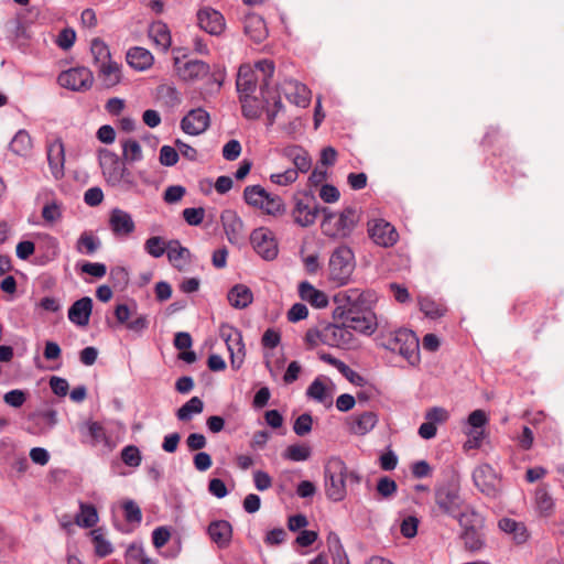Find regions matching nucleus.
Wrapping results in <instances>:
<instances>
[{"label":"nucleus","instance_id":"1","mask_svg":"<svg viewBox=\"0 0 564 564\" xmlns=\"http://www.w3.org/2000/svg\"><path fill=\"white\" fill-rule=\"evenodd\" d=\"M239 98L246 118L258 119L265 112L270 124L283 108L279 89L269 86L260 87L259 95L248 94Z\"/></svg>","mask_w":564,"mask_h":564},{"label":"nucleus","instance_id":"2","mask_svg":"<svg viewBox=\"0 0 564 564\" xmlns=\"http://www.w3.org/2000/svg\"><path fill=\"white\" fill-rule=\"evenodd\" d=\"M377 340L379 346L398 352L410 365L414 366L420 362V343L413 330L399 328L388 334H381Z\"/></svg>","mask_w":564,"mask_h":564},{"label":"nucleus","instance_id":"3","mask_svg":"<svg viewBox=\"0 0 564 564\" xmlns=\"http://www.w3.org/2000/svg\"><path fill=\"white\" fill-rule=\"evenodd\" d=\"M274 69L273 61L267 58L258 61L253 66L242 64L239 67L236 82L239 97L254 94L259 82L261 83L260 87H268L269 80L273 77Z\"/></svg>","mask_w":564,"mask_h":564},{"label":"nucleus","instance_id":"4","mask_svg":"<svg viewBox=\"0 0 564 564\" xmlns=\"http://www.w3.org/2000/svg\"><path fill=\"white\" fill-rule=\"evenodd\" d=\"M245 202L254 209L265 215L281 216L285 213L283 199L275 194L265 191L261 185H250L243 191Z\"/></svg>","mask_w":564,"mask_h":564},{"label":"nucleus","instance_id":"5","mask_svg":"<svg viewBox=\"0 0 564 564\" xmlns=\"http://www.w3.org/2000/svg\"><path fill=\"white\" fill-rule=\"evenodd\" d=\"M377 299L373 291H366L355 300V333L371 336L377 330L379 323L372 311Z\"/></svg>","mask_w":564,"mask_h":564},{"label":"nucleus","instance_id":"6","mask_svg":"<svg viewBox=\"0 0 564 564\" xmlns=\"http://www.w3.org/2000/svg\"><path fill=\"white\" fill-rule=\"evenodd\" d=\"M346 475L345 463L338 457H332L325 467V489L326 495L334 501L341 500L346 495Z\"/></svg>","mask_w":564,"mask_h":564},{"label":"nucleus","instance_id":"7","mask_svg":"<svg viewBox=\"0 0 564 564\" xmlns=\"http://www.w3.org/2000/svg\"><path fill=\"white\" fill-rule=\"evenodd\" d=\"M322 220L321 228L324 235L332 238H346L350 235L352 227V209L346 207L340 212H327Z\"/></svg>","mask_w":564,"mask_h":564},{"label":"nucleus","instance_id":"8","mask_svg":"<svg viewBox=\"0 0 564 564\" xmlns=\"http://www.w3.org/2000/svg\"><path fill=\"white\" fill-rule=\"evenodd\" d=\"M329 275L338 285L347 284L352 275V250L341 246L329 260Z\"/></svg>","mask_w":564,"mask_h":564},{"label":"nucleus","instance_id":"9","mask_svg":"<svg viewBox=\"0 0 564 564\" xmlns=\"http://www.w3.org/2000/svg\"><path fill=\"white\" fill-rule=\"evenodd\" d=\"M95 82L93 72L85 66H77L62 72L57 83L72 91H87Z\"/></svg>","mask_w":564,"mask_h":564},{"label":"nucleus","instance_id":"10","mask_svg":"<svg viewBox=\"0 0 564 564\" xmlns=\"http://www.w3.org/2000/svg\"><path fill=\"white\" fill-rule=\"evenodd\" d=\"M220 337L225 340L230 354V364L234 369H239L246 357V348L242 334L236 327L223 324L219 328Z\"/></svg>","mask_w":564,"mask_h":564},{"label":"nucleus","instance_id":"11","mask_svg":"<svg viewBox=\"0 0 564 564\" xmlns=\"http://www.w3.org/2000/svg\"><path fill=\"white\" fill-rule=\"evenodd\" d=\"M459 524L464 528L462 539L465 547L469 551H479L484 546V535L480 532L481 520L476 512L469 516L460 513L458 518Z\"/></svg>","mask_w":564,"mask_h":564},{"label":"nucleus","instance_id":"12","mask_svg":"<svg viewBox=\"0 0 564 564\" xmlns=\"http://www.w3.org/2000/svg\"><path fill=\"white\" fill-rule=\"evenodd\" d=\"M435 503L444 513L456 517L463 506L458 484L449 481L438 486L435 489Z\"/></svg>","mask_w":564,"mask_h":564},{"label":"nucleus","instance_id":"13","mask_svg":"<svg viewBox=\"0 0 564 564\" xmlns=\"http://www.w3.org/2000/svg\"><path fill=\"white\" fill-rule=\"evenodd\" d=\"M173 66L176 77L185 83L200 80L210 73L209 65L198 59L182 61L180 56H174Z\"/></svg>","mask_w":564,"mask_h":564},{"label":"nucleus","instance_id":"14","mask_svg":"<svg viewBox=\"0 0 564 564\" xmlns=\"http://www.w3.org/2000/svg\"><path fill=\"white\" fill-rule=\"evenodd\" d=\"M318 212V204L313 196L304 194L294 197L292 218L296 225L301 227L312 226L316 221Z\"/></svg>","mask_w":564,"mask_h":564},{"label":"nucleus","instance_id":"15","mask_svg":"<svg viewBox=\"0 0 564 564\" xmlns=\"http://www.w3.org/2000/svg\"><path fill=\"white\" fill-rule=\"evenodd\" d=\"M250 242L254 251L264 260H273L279 252L278 241L274 234L265 228L254 229L250 236Z\"/></svg>","mask_w":564,"mask_h":564},{"label":"nucleus","instance_id":"16","mask_svg":"<svg viewBox=\"0 0 564 564\" xmlns=\"http://www.w3.org/2000/svg\"><path fill=\"white\" fill-rule=\"evenodd\" d=\"M368 234L376 245L384 248L394 246L399 239L395 228L383 219L370 220L368 223Z\"/></svg>","mask_w":564,"mask_h":564},{"label":"nucleus","instance_id":"17","mask_svg":"<svg viewBox=\"0 0 564 564\" xmlns=\"http://www.w3.org/2000/svg\"><path fill=\"white\" fill-rule=\"evenodd\" d=\"M99 163L102 174L110 185L117 186L122 182L127 170L115 153L109 150H101L99 152Z\"/></svg>","mask_w":564,"mask_h":564},{"label":"nucleus","instance_id":"18","mask_svg":"<svg viewBox=\"0 0 564 564\" xmlns=\"http://www.w3.org/2000/svg\"><path fill=\"white\" fill-rule=\"evenodd\" d=\"M473 480L484 495L488 497H496L498 495L499 479L495 469L489 464H482L475 468Z\"/></svg>","mask_w":564,"mask_h":564},{"label":"nucleus","instance_id":"19","mask_svg":"<svg viewBox=\"0 0 564 564\" xmlns=\"http://www.w3.org/2000/svg\"><path fill=\"white\" fill-rule=\"evenodd\" d=\"M279 91L281 90L285 98L296 107L306 108L312 99V93L306 85L295 79H284Z\"/></svg>","mask_w":564,"mask_h":564},{"label":"nucleus","instance_id":"20","mask_svg":"<svg viewBox=\"0 0 564 564\" xmlns=\"http://www.w3.org/2000/svg\"><path fill=\"white\" fill-rule=\"evenodd\" d=\"M109 228L115 237L128 238L134 232L135 224L128 212L115 208L109 215Z\"/></svg>","mask_w":564,"mask_h":564},{"label":"nucleus","instance_id":"21","mask_svg":"<svg viewBox=\"0 0 564 564\" xmlns=\"http://www.w3.org/2000/svg\"><path fill=\"white\" fill-rule=\"evenodd\" d=\"M210 123L209 113L202 109L191 110L181 121L182 130L191 135H198L207 130Z\"/></svg>","mask_w":564,"mask_h":564},{"label":"nucleus","instance_id":"22","mask_svg":"<svg viewBox=\"0 0 564 564\" xmlns=\"http://www.w3.org/2000/svg\"><path fill=\"white\" fill-rule=\"evenodd\" d=\"M47 162L51 174L55 180H62L65 175V148L59 139L47 144Z\"/></svg>","mask_w":564,"mask_h":564},{"label":"nucleus","instance_id":"23","mask_svg":"<svg viewBox=\"0 0 564 564\" xmlns=\"http://www.w3.org/2000/svg\"><path fill=\"white\" fill-rule=\"evenodd\" d=\"M197 20L200 29L212 35H220L226 28L224 15L219 11L209 7L203 8L198 11Z\"/></svg>","mask_w":564,"mask_h":564},{"label":"nucleus","instance_id":"24","mask_svg":"<svg viewBox=\"0 0 564 564\" xmlns=\"http://www.w3.org/2000/svg\"><path fill=\"white\" fill-rule=\"evenodd\" d=\"M352 307L350 304L337 306L334 310V321L337 323L334 329V336L344 340V344L350 340L351 333L349 328L352 323Z\"/></svg>","mask_w":564,"mask_h":564},{"label":"nucleus","instance_id":"25","mask_svg":"<svg viewBox=\"0 0 564 564\" xmlns=\"http://www.w3.org/2000/svg\"><path fill=\"white\" fill-rule=\"evenodd\" d=\"M97 77L105 88H113L122 83V65L115 59L96 67Z\"/></svg>","mask_w":564,"mask_h":564},{"label":"nucleus","instance_id":"26","mask_svg":"<svg viewBox=\"0 0 564 564\" xmlns=\"http://www.w3.org/2000/svg\"><path fill=\"white\" fill-rule=\"evenodd\" d=\"M167 259L178 271H185L192 261L191 251L183 247L178 240L167 241Z\"/></svg>","mask_w":564,"mask_h":564},{"label":"nucleus","instance_id":"27","mask_svg":"<svg viewBox=\"0 0 564 564\" xmlns=\"http://www.w3.org/2000/svg\"><path fill=\"white\" fill-rule=\"evenodd\" d=\"M93 311V301L90 297L85 296L72 304L68 310V319L79 326L85 327L89 324Z\"/></svg>","mask_w":564,"mask_h":564},{"label":"nucleus","instance_id":"28","mask_svg":"<svg viewBox=\"0 0 564 564\" xmlns=\"http://www.w3.org/2000/svg\"><path fill=\"white\" fill-rule=\"evenodd\" d=\"M297 291L301 300L307 302L314 308H325L329 303L327 294L307 281L301 282Z\"/></svg>","mask_w":564,"mask_h":564},{"label":"nucleus","instance_id":"29","mask_svg":"<svg viewBox=\"0 0 564 564\" xmlns=\"http://www.w3.org/2000/svg\"><path fill=\"white\" fill-rule=\"evenodd\" d=\"M126 61L128 65L138 72H144L150 69L154 64L153 54L140 46H133L128 50L126 54Z\"/></svg>","mask_w":564,"mask_h":564},{"label":"nucleus","instance_id":"30","mask_svg":"<svg viewBox=\"0 0 564 564\" xmlns=\"http://www.w3.org/2000/svg\"><path fill=\"white\" fill-rule=\"evenodd\" d=\"M220 220L227 238L230 242H237L243 234V221L235 210L226 209L220 215Z\"/></svg>","mask_w":564,"mask_h":564},{"label":"nucleus","instance_id":"31","mask_svg":"<svg viewBox=\"0 0 564 564\" xmlns=\"http://www.w3.org/2000/svg\"><path fill=\"white\" fill-rule=\"evenodd\" d=\"M148 34L158 50L162 52L169 51L172 45V35L169 26L164 22L155 21L151 23Z\"/></svg>","mask_w":564,"mask_h":564},{"label":"nucleus","instance_id":"32","mask_svg":"<svg viewBox=\"0 0 564 564\" xmlns=\"http://www.w3.org/2000/svg\"><path fill=\"white\" fill-rule=\"evenodd\" d=\"M207 533L210 540L218 545V547H227L232 538L231 524L226 520H217L212 522L207 528Z\"/></svg>","mask_w":564,"mask_h":564},{"label":"nucleus","instance_id":"33","mask_svg":"<svg viewBox=\"0 0 564 564\" xmlns=\"http://www.w3.org/2000/svg\"><path fill=\"white\" fill-rule=\"evenodd\" d=\"M306 394L326 408L333 405V387L328 386L323 378H316L307 388Z\"/></svg>","mask_w":564,"mask_h":564},{"label":"nucleus","instance_id":"34","mask_svg":"<svg viewBox=\"0 0 564 564\" xmlns=\"http://www.w3.org/2000/svg\"><path fill=\"white\" fill-rule=\"evenodd\" d=\"M498 527L505 533L511 535L512 540L517 544H524L529 538L530 533L523 522L516 521L511 518H502L498 522Z\"/></svg>","mask_w":564,"mask_h":564},{"label":"nucleus","instance_id":"35","mask_svg":"<svg viewBox=\"0 0 564 564\" xmlns=\"http://www.w3.org/2000/svg\"><path fill=\"white\" fill-rule=\"evenodd\" d=\"M245 33L254 43H261L268 37L264 20L258 14H248L245 19Z\"/></svg>","mask_w":564,"mask_h":564},{"label":"nucleus","instance_id":"36","mask_svg":"<svg viewBox=\"0 0 564 564\" xmlns=\"http://www.w3.org/2000/svg\"><path fill=\"white\" fill-rule=\"evenodd\" d=\"M285 158L291 161L297 173H306L312 166V159L306 150L299 145H290L283 151Z\"/></svg>","mask_w":564,"mask_h":564},{"label":"nucleus","instance_id":"37","mask_svg":"<svg viewBox=\"0 0 564 564\" xmlns=\"http://www.w3.org/2000/svg\"><path fill=\"white\" fill-rule=\"evenodd\" d=\"M227 299L232 307L243 310L252 303L253 293L247 285L236 284L228 292Z\"/></svg>","mask_w":564,"mask_h":564},{"label":"nucleus","instance_id":"38","mask_svg":"<svg viewBox=\"0 0 564 564\" xmlns=\"http://www.w3.org/2000/svg\"><path fill=\"white\" fill-rule=\"evenodd\" d=\"M420 311L429 318L437 319L443 317L447 313L446 305L436 301L430 296L419 297Z\"/></svg>","mask_w":564,"mask_h":564},{"label":"nucleus","instance_id":"39","mask_svg":"<svg viewBox=\"0 0 564 564\" xmlns=\"http://www.w3.org/2000/svg\"><path fill=\"white\" fill-rule=\"evenodd\" d=\"M98 521L97 509L93 505L80 502L79 512L75 517V523L82 528H93Z\"/></svg>","mask_w":564,"mask_h":564},{"label":"nucleus","instance_id":"40","mask_svg":"<svg viewBox=\"0 0 564 564\" xmlns=\"http://www.w3.org/2000/svg\"><path fill=\"white\" fill-rule=\"evenodd\" d=\"M90 53L95 67H98L105 63H109L113 59L109 46L99 37H96L91 41Z\"/></svg>","mask_w":564,"mask_h":564},{"label":"nucleus","instance_id":"41","mask_svg":"<svg viewBox=\"0 0 564 564\" xmlns=\"http://www.w3.org/2000/svg\"><path fill=\"white\" fill-rule=\"evenodd\" d=\"M91 538V542L94 544L95 554L98 557H106L113 552V546L109 540L105 536L102 530L100 528L93 529L89 532Z\"/></svg>","mask_w":564,"mask_h":564},{"label":"nucleus","instance_id":"42","mask_svg":"<svg viewBox=\"0 0 564 564\" xmlns=\"http://www.w3.org/2000/svg\"><path fill=\"white\" fill-rule=\"evenodd\" d=\"M355 387H360V390L356 391L355 403L364 404L378 397V390L359 375L355 372Z\"/></svg>","mask_w":564,"mask_h":564},{"label":"nucleus","instance_id":"43","mask_svg":"<svg viewBox=\"0 0 564 564\" xmlns=\"http://www.w3.org/2000/svg\"><path fill=\"white\" fill-rule=\"evenodd\" d=\"M534 500L536 510L539 511L540 516L549 517L553 513L554 500L545 488H536Z\"/></svg>","mask_w":564,"mask_h":564},{"label":"nucleus","instance_id":"44","mask_svg":"<svg viewBox=\"0 0 564 564\" xmlns=\"http://www.w3.org/2000/svg\"><path fill=\"white\" fill-rule=\"evenodd\" d=\"M203 409V401L198 397H193L177 410L176 416L180 421H189L193 415L202 413Z\"/></svg>","mask_w":564,"mask_h":564},{"label":"nucleus","instance_id":"45","mask_svg":"<svg viewBox=\"0 0 564 564\" xmlns=\"http://www.w3.org/2000/svg\"><path fill=\"white\" fill-rule=\"evenodd\" d=\"M378 422L375 411H365L355 417V433L366 434L371 431Z\"/></svg>","mask_w":564,"mask_h":564},{"label":"nucleus","instance_id":"46","mask_svg":"<svg viewBox=\"0 0 564 564\" xmlns=\"http://www.w3.org/2000/svg\"><path fill=\"white\" fill-rule=\"evenodd\" d=\"M63 217V204L57 200L46 203L42 208V218L45 224L52 226Z\"/></svg>","mask_w":564,"mask_h":564},{"label":"nucleus","instance_id":"47","mask_svg":"<svg viewBox=\"0 0 564 564\" xmlns=\"http://www.w3.org/2000/svg\"><path fill=\"white\" fill-rule=\"evenodd\" d=\"M11 150L19 155H26L32 149V139L26 131H19L11 141Z\"/></svg>","mask_w":564,"mask_h":564},{"label":"nucleus","instance_id":"48","mask_svg":"<svg viewBox=\"0 0 564 564\" xmlns=\"http://www.w3.org/2000/svg\"><path fill=\"white\" fill-rule=\"evenodd\" d=\"M98 239L88 231H85L80 235L77 240L76 249L79 253L93 254L99 248Z\"/></svg>","mask_w":564,"mask_h":564},{"label":"nucleus","instance_id":"49","mask_svg":"<svg viewBox=\"0 0 564 564\" xmlns=\"http://www.w3.org/2000/svg\"><path fill=\"white\" fill-rule=\"evenodd\" d=\"M145 251L153 258H160L167 252V241L160 236H153L144 242Z\"/></svg>","mask_w":564,"mask_h":564},{"label":"nucleus","instance_id":"50","mask_svg":"<svg viewBox=\"0 0 564 564\" xmlns=\"http://www.w3.org/2000/svg\"><path fill=\"white\" fill-rule=\"evenodd\" d=\"M122 156L127 162H135L142 159V149L134 139H127L122 142Z\"/></svg>","mask_w":564,"mask_h":564},{"label":"nucleus","instance_id":"51","mask_svg":"<svg viewBox=\"0 0 564 564\" xmlns=\"http://www.w3.org/2000/svg\"><path fill=\"white\" fill-rule=\"evenodd\" d=\"M311 456V448L304 444H294L286 447L284 458L293 462H303Z\"/></svg>","mask_w":564,"mask_h":564},{"label":"nucleus","instance_id":"52","mask_svg":"<svg viewBox=\"0 0 564 564\" xmlns=\"http://www.w3.org/2000/svg\"><path fill=\"white\" fill-rule=\"evenodd\" d=\"M297 177V170L288 169L284 172L272 173L270 181L278 186H289L296 182Z\"/></svg>","mask_w":564,"mask_h":564},{"label":"nucleus","instance_id":"53","mask_svg":"<svg viewBox=\"0 0 564 564\" xmlns=\"http://www.w3.org/2000/svg\"><path fill=\"white\" fill-rule=\"evenodd\" d=\"M398 485L397 482L389 478L388 476H383L379 478L377 484V492L384 499L391 498L397 494Z\"/></svg>","mask_w":564,"mask_h":564},{"label":"nucleus","instance_id":"54","mask_svg":"<svg viewBox=\"0 0 564 564\" xmlns=\"http://www.w3.org/2000/svg\"><path fill=\"white\" fill-rule=\"evenodd\" d=\"M121 459L130 467H138L141 464L142 457L137 446L128 445L121 452Z\"/></svg>","mask_w":564,"mask_h":564},{"label":"nucleus","instance_id":"55","mask_svg":"<svg viewBox=\"0 0 564 564\" xmlns=\"http://www.w3.org/2000/svg\"><path fill=\"white\" fill-rule=\"evenodd\" d=\"M124 519L130 523H140L142 513L140 507L132 500H127L122 503Z\"/></svg>","mask_w":564,"mask_h":564},{"label":"nucleus","instance_id":"56","mask_svg":"<svg viewBox=\"0 0 564 564\" xmlns=\"http://www.w3.org/2000/svg\"><path fill=\"white\" fill-rule=\"evenodd\" d=\"M183 218L189 226H199L205 218V209L203 207H191L183 210Z\"/></svg>","mask_w":564,"mask_h":564},{"label":"nucleus","instance_id":"57","mask_svg":"<svg viewBox=\"0 0 564 564\" xmlns=\"http://www.w3.org/2000/svg\"><path fill=\"white\" fill-rule=\"evenodd\" d=\"M319 358L323 361L336 367L350 382H352V371L343 361L325 352L319 354Z\"/></svg>","mask_w":564,"mask_h":564},{"label":"nucleus","instance_id":"58","mask_svg":"<svg viewBox=\"0 0 564 564\" xmlns=\"http://www.w3.org/2000/svg\"><path fill=\"white\" fill-rule=\"evenodd\" d=\"M76 40V33L73 29H63L56 39V44L59 48L66 51L69 50Z\"/></svg>","mask_w":564,"mask_h":564},{"label":"nucleus","instance_id":"59","mask_svg":"<svg viewBox=\"0 0 564 564\" xmlns=\"http://www.w3.org/2000/svg\"><path fill=\"white\" fill-rule=\"evenodd\" d=\"M160 163L164 166H173L178 161V153L177 151L170 147V145H163L160 150Z\"/></svg>","mask_w":564,"mask_h":564},{"label":"nucleus","instance_id":"60","mask_svg":"<svg viewBox=\"0 0 564 564\" xmlns=\"http://www.w3.org/2000/svg\"><path fill=\"white\" fill-rule=\"evenodd\" d=\"M25 400H26V393L19 389L11 390L3 395V401L8 405L13 406V408L22 406L23 403L25 402Z\"/></svg>","mask_w":564,"mask_h":564},{"label":"nucleus","instance_id":"61","mask_svg":"<svg viewBox=\"0 0 564 564\" xmlns=\"http://www.w3.org/2000/svg\"><path fill=\"white\" fill-rule=\"evenodd\" d=\"M417 525L419 520L415 517L409 516L404 518L400 527L402 535L408 539L414 538L417 533Z\"/></svg>","mask_w":564,"mask_h":564},{"label":"nucleus","instance_id":"62","mask_svg":"<svg viewBox=\"0 0 564 564\" xmlns=\"http://www.w3.org/2000/svg\"><path fill=\"white\" fill-rule=\"evenodd\" d=\"M186 193L185 187L181 185L169 186L163 195L164 202L167 204H174L180 202Z\"/></svg>","mask_w":564,"mask_h":564},{"label":"nucleus","instance_id":"63","mask_svg":"<svg viewBox=\"0 0 564 564\" xmlns=\"http://www.w3.org/2000/svg\"><path fill=\"white\" fill-rule=\"evenodd\" d=\"M312 423V416L310 414L304 413L296 419L293 430L295 434L303 436L311 432Z\"/></svg>","mask_w":564,"mask_h":564},{"label":"nucleus","instance_id":"64","mask_svg":"<svg viewBox=\"0 0 564 564\" xmlns=\"http://www.w3.org/2000/svg\"><path fill=\"white\" fill-rule=\"evenodd\" d=\"M425 419L436 425L447 421L448 412L444 408L433 406L426 411Z\"/></svg>","mask_w":564,"mask_h":564}]
</instances>
